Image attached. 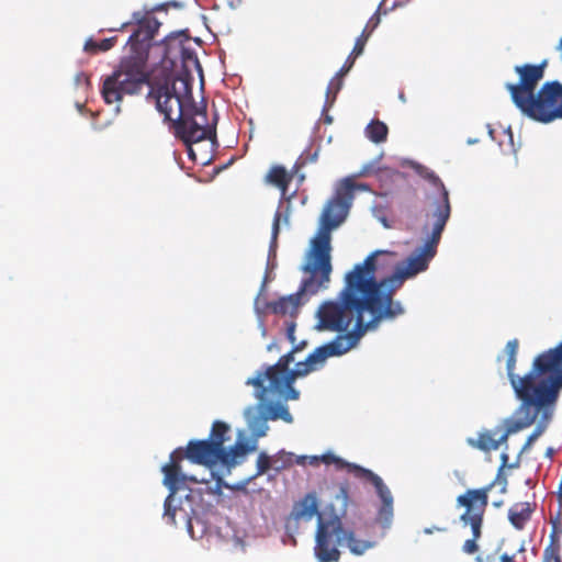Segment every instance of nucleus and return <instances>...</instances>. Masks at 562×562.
<instances>
[{
    "label": "nucleus",
    "instance_id": "obj_9",
    "mask_svg": "<svg viewBox=\"0 0 562 562\" xmlns=\"http://www.w3.org/2000/svg\"><path fill=\"white\" fill-rule=\"evenodd\" d=\"M559 394L560 392H540L538 396L527 401V404L525 401H520L521 403L518 408L514 412L513 416L508 418L509 420H520L527 417L531 419L528 427L536 424L533 431L522 446L520 454L527 452L533 442L547 430L552 419Z\"/></svg>",
    "mask_w": 562,
    "mask_h": 562
},
{
    "label": "nucleus",
    "instance_id": "obj_28",
    "mask_svg": "<svg viewBox=\"0 0 562 562\" xmlns=\"http://www.w3.org/2000/svg\"><path fill=\"white\" fill-rule=\"evenodd\" d=\"M268 419L266 416L259 415L255 416L248 422V427L251 431V437L254 438V442H256L259 438L265 437L269 430V426L267 424Z\"/></svg>",
    "mask_w": 562,
    "mask_h": 562
},
{
    "label": "nucleus",
    "instance_id": "obj_4",
    "mask_svg": "<svg viewBox=\"0 0 562 562\" xmlns=\"http://www.w3.org/2000/svg\"><path fill=\"white\" fill-rule=\"evenodd\" d=\"M546 67L547 60L539 65L515 66V72L519 76V81L505 85L512 101L520 112L541 123H550L562 119V83L558 80L548 81L536 92L539 81L544 76Z\"/></svg>",
    "mask_w": 562,
    "mask_h": 562
},
{
    "label": "nucleus",
    "instance_id": "obj_6",
    "mask_svg": "<svg viewBox=\"0 0 562 562\" xmlns=\"http://www.w3.org/2000/svg\"><path fill=\"white\" fill-rule=\"evenodd\" d=\"M335 499L339 506L338 510H335L331 504L318 515L314 546V555L318 562H338L341 557V544H346L355 555H361L374 547L373 541L358 539L353 530L344 528L341 519L347 514L350 501L347 483L340 484Z\"/></svg>",
    "mask_w": 562,
    "mask_h": 562
},
{
    "label": "nucleus",
    "instance_id": "obj_40",
    "mask_svg": "<svg viewBox=\"0 0 562 562\" xmlns=\"http://www.w3.org/2000/svg\"><path fill=\"white\" fill-rule=\"evenodd\" d=\"M502 503H494V506L499 507Z\"/></svg>",
    "mask_w": 562,
    "mask_h": 562
},
{
    "label": "nucleus",
    "instance_id": "obj_31",
    "mask_svg": "<svg viewBox=\"0 0 562 562\" xmlns=\"http://www.w3.org/2000/svg\"><path fill=\"white\" fill-rule=\"evenodd\" d=\"M370 36H371L370 32H368L367 30H362V33L356 40L355 46L351 50V55H355V57H359L363 53L364 46Z\"/></svg>",
    "mask_w": 562,
    "mask_h": 562
},
{
    "label": "nucleus",
    "instance_id": "obj_7",
    "mask_svg": "<svg viewBox=\"0 0 562 562\" xmlns=\"http://www.w3.org/2000/svg\"><path fill=\"white\" fill-rule=\"evenodd\" d=\"M349 186L337 187L331 199L324 205L319 217V228L311 240L310 249L306 255L311 258V263L306 269H317L327 278L331 267V231L337 228L347 217L351 201L349 195Z\"/></svg>",
    "mask_w": 562,
    "mask_h": 562
},
{
    "label": "nucleus",
    "instance_id": "obj_25",
    "mask_svg": "<svg viewBox=\"0 0 562 562\" xmlns=\"http://www.w3.org/2000/svg\"><path fill=\"white\" fill-rule=\"evenodd\" d=\"M387 134V125L380 120H372L366 127V136L375 144L385 142Z\"/></svg>",
    "mask_w": 562,
    "mask_h": 562
},
{
    "label": "nucleus",
    "instance_id": "obj_19",
    "mask_svg": "<svg viewBox=\"0 0 562 562\" xmlns=\"http://www.w3.org/2000/svg\"><path fill=\"white\" fill-rule=\"evenodd\" d=\"M318 513V503L315 494H306L300 502H297L291 513V518L295 521L306 520L310 521L314 516L321 515Z\"/></svg>",
    "mask_w": 562,
    "mask_h": 562
},
{
    "label": "nucleus",
    "instance_id": "obj_27",
    "mask_svg": "<svg viewBox=\"0 0 562 562\" xmlns=\"http://www.w3.org/2000/svg\"><path fill=\"white\" fill-rule=\"evenodd\" d=\"M117 43V36H112L109 38H103L101 41H95L93 38H88L85 43L83 49L88 54H98L99 52H108L115 46Z\"/></svg>",
    "mask_w": 562,
    "mask_h": 562
},
{
    "label": "nucleus",
    "instance_id": "obj_29",
    "mask_svg": "<svg viewBox=\"0 0 562 562\" xmlns=\"http://www.w3.org/2000/svg\"><path fill=\"white\" fill-rule=\"evenodd\" d=\"M357 176H349L344 178L337 187H345L346 184L350 187L349 195L347 199H349L351 202L355 198L356 191H371L370 186L362 182H356Z\"/></svg>",
    "mask_w": 562,
    "mask_h": 562
},
{
    "label": "nucleus",
    "instance_id": "obj_33",
    "mask_svg": "<svg viewBox=\"0 0 562 562\" xmlns=\"http://www.w3.org/2000/svg\"><path fill=\"white\" fill-rule=\"evenodd\" d=\"M380 24V13L376 11L368 21L363 30H367L372 34L374 29Z\"/></svg>",
    "mask_w": 562,
    "mask_h": 562
},
{
    "label": "nucleus",
    "instance_id": "obj_2",
    "mask_svg": "<svg viewBox=\"0 0 562 562\" xmlns=\"http://www.w3.org/2000/svg\"><path fill=\"white\" fill-rule=\"evenodd\" d=\"M130 25H135V29L127 41L128 54L103 80L101 95L106 104L120 103L125 94H137L148 86L147 98L155 101L156 109L172 127L183 117L184 112L195 104L192 86L186 78L150 82L146 65L151 41L159 30L160 22L150 11L139 10L133 12L131 20L123 23L121 29L125 30Z\"/></svg>",
    "mask_w": 562,
    "mask_h": 562
},
{
    "label": "nucleus",
    "instance_id": "obj_21",
    "mask_svg": "<svg viewBox=\"0 0 562 562\" xmlns=\"http://www.w3.org/2000/svg\"><path fill=\"white\" fill-rule=\"evenodd\" d=\"M318 461H322L327 465L334 464L337 470H347L349 473H352L359 480L364 481V479L367 477L366 475L360 473L361 470H367L366 468H362L355 463L347 462L344 459L335 456L334 453L328 452L321 457H313L312 463H317Z\"/></svg>",
    "mask_w": 562,
    "mask_h": 562
},
{
    "label": "nucleus",
    "instance_id": "obj_23",
    "mask_svg": "<svg viewBox=\"0 0 562 562\" xmlns=\"http://www.w3.org/2000/svg\"><path fill=\"white\" fill-rule=\"evenodd\" d=\"M279 459H281V457H279V456L270 457L266 452H260L257 458V462H256L257 471H256V474L254 475V477L265 474L270 469H274V470L279 471V470L286 468L288 465L291 464V454L286 456L285 460H282L281 465H277Z\"/></svg>",
    "mask_w": 562,
    "mask_h": 562
},
{
    "label": "nucleus",
    "instance_id": "obj_20",
    "mask_svg": "<svg viewBox=\"0 0 562 562\" xmlns=\"http://www.w3.org/2000/svg\"><path fill=\"white\" fill-rule=\"evenodd\" d=\"M536 504L529 502L515 503L508 510L510 524L518 530L525 528L535 512Z\"/></svg>",
    "mask_w": 562,
    "mask_h": 562
},
{
    "label": "nucleus",
    "instance_id": "obj_11",
    "mask_svg": "<svg viewBox=\"0 0 562 562\" xmlns=\"http://www.w3.org/2000/svg\"><path fill=\"white\" fill-rule=\"evenodd\" d=\"M173 134L188 146V154L192 160H196L195 154L191 147L193 143L204 139H211L213 143L216 138V130L206 123V111L193 104L187 110L172 127Z\"/></svg>",
    "mask_w": 562,
    "mask_h": 562
},
{
    "label": "nucleus",
    "instance_id": "obj_37",
    "mask_svg": "<svg viewBox=\"0 0 562 562\" xmlns=\"http://www.w3.org/2000/svg\"><path fill=\"white\" fill-rule=\"evenodd\" d=\"M499 561L501 562H516L514 557L508 555L507 553L502 554Z\"/></svg>",
    "mask_w": 562,
    "mask_h": 562
},
{
    "label": "nucleus",
    "instance_id": "obj_22",
    "mask_svg": "<svg viewBox=\"0 0 562 562\" xmlns=\"http://www.w3.org/2000/svg\"><path fill=\"white\" fill-rule=\"evenodd\" d=\"M551 546L546 549L544 554L553 558L554 562H562V513L552 521V532L550 535Z\"/></svg>",
    "mask_w": 562,
    "mask_h": 562
},
{
    "label": "nucleus",
    "instance_id": "obj_32",
    "mask_svg": "<svg viewBox=\"0 0 562 562\" xmlns=\"http://www.w3.org/2000/svg\"><path fill=\"white\" fill-rule=\"evenodd\" d=\"M357 57H355V55H349L345 61V64L342 65V67L339 69V71L337 72L338 76H346L350 69L353 67V64H355V60H356Z\"/></svg>",
    "mask_w": 562,
    "mask_h": 562
},
{
    "label": "nucleus",
    "instance_id": "obj_17",
    "mask_svg": "<svg viewBox=\"0 0 562 562\" xmlns=\"http://www.w3.org/2000/svg\"><path fill=\"white\" fill-rule=\"evenodd\" d=\"M255 387V396L260 401L261 403V406H262V414L266 416V419L268 420H278V419H282L283 422L288 423V424H291L293 422V417L292 415L290 414L289 412V408L286 405L284 404H281V403H268L269 401H271L272 398L274 397H283L285 401H289L290 398H288V391L286 392H283V393H280V394H274V393H268L267 396L265 398H260L257 394H258V389L257 386L252 385Z\"/></svg>",
    "mask_w": 562,
    "mask_h": 562
},
{
    "label": "nucleus",
    "instance_id": "obj_36",
    "mask_svg": "<svg viewBox=\"0 0 562 562\" xmlns=\"http://www.w3.org/2000/svg\"><path fill=\"white\" fill-rule=\"evenodd\" d=\"M434 531L445 532V531H447V528H445V527H432V528H425L424 529V532L426 535H431Z\"/></svg>",
    "mask_w": 562,
    "mask_h": 562
},
{
    "label": "nucleus",
    "instance_id": "obj_18",
    "mask_svg": "<svg viewBox=\"0 0 562 562\" xmlns=\"http://www.w3.org/2000/svg\"><path fill=\"white\" fill-rule=\"evenodd\" d=\"M257 450V442L237 441L234 446L222 449L220 463L226 468H234L247 453Z\"/></svg>",
    "mask_w": 562,
    "mask_h": 562
},
{
    "label": "nucleus",
    "instance_id": "obj_16",
    "mask_svg": "<svg viewBox=\"0 0 562 562\" xmlns=\"http://www.w3.org/2000/svg\"><path fill=\"white\" fill-rule=\"evenodd\" d=\"M222 450L207 439L190 440L183 450V456L194 464L212 468L220 463Z\"/></svg>",
    "mask_w": 562,
    "mask_h": 562
},
{
    "label": "nucleus",
    "instance_id": "obj_24",
    "mask_svg": "<svg viewBox=\"0 0 562 562\" xmlns=\"http://www.w3.org/2000/svg\"><path fill=\"white\" fill-rule=\"evenodd\" d=\"M267 181L281 190L282 196L286 194L292 176L282 166H274L266 177Z\"/></svg>",
    "mask_w": 562,
    "mask_h": 562
},
{
    "label": "nucleus",
    "instance_id": "obj_12",
    "mask_svg": "<svg viewBox=\"0 0 562 562\" xmlns=\"http://www.w3.org/2000/svg\"><path fill=\"white\" fill-rule=\"evenodd\" d=\"M311 261V258L305 256L302 271L307 274V277L302 280L300 289L296 293L280 297L278 301L271 304L273 313L281 315H294L297 313L299 307L302 305L303 295H315L321 290L328 288L331 271H328L326 278L321 270L306 269Z\"/></svg>",
    "mask_w": 562,
    "mask_h": 562
},
{
    "label": "nucleus",
    "instance_id": "obj_39",
    "mask_svg": "<svg viewBox=\"0 0 562 562\" xmlns=\"http://www.w3.org/2000/svg\"><path fill=\"white\" fill-rule=\"evenodd\" d=\"M475 143H476V139H471V138H470V139H468V144H470V145H471V144H475Z\"/></svg>",
    "mask_w": 562,
    "mask_h": 562
},
{
    "label": "nucleus",
    "instance_id": "obj_8",
    "mask_svg": "<svg viewBox=\"0 0 562 562\" xmlns=\"http://www.w3.org/2000/svg\"><path fill=\"white\" fill-rule=\"evenodd\" d=\"M184 458L183 450L179 448L170 453L169 462L161 468L164 473V485L169 490V495L166 497L164 504V518L171 525H176L178 512H182L187 517V513L182 508L173 505L177 491L184 486L187 482L209 484L216 477V493L221 492L223 485V479L221 476H216L214 472H210L209 479H199L194 475H187L182 473L180 462Z\"/></svg>",
    "mask_w": 562,
    "mask_h": 562
},
{
    "label": "nucleus",
    "instance_id": "obj_3",
    "mask_svg": "<svg viewBox=\"0 0 562 562\" xmlns=\"http://www.w3.org/2000/svg\"><path fill=\"white\" fill-rule=\"evenodd\" d=\"M442 224L441 216L435 232L428 234L425 244L406 261H398L395 251L378 249L367 256L361 263L355 265L345 278L387 314L389 318L394 319L403 315L405 310L394 296L406 280L428 269L441 239Z\"/></svg>",
    "mask_w": 562,
    "mask_h": 562
},
{
    "label": "nucleus",
    "instance_id": "obj_26",
    "mask_svg": "<svg viewBox=\"0 0 562 562\" xmlns=\"http://www.w3.org/2000/svg\"><path fill=\"white\" fill-rule=\"evenodd\" d=\"M229 426L221 420H215L212 425L210 437L207 440L213 445H217L218 450L224 448L225 441L228 439Z\"/></svg>",
    "mask_w": 562,
    "mask_h": 562
},
{
    "label": "nucleus",
    "instance_id": "obj_30",
    "mask_svg": "<svg viewBox=\"0 0 562 562\" xmlns=\"http://www.w3.org/2000/svg\"><path fill=\"white\" fill-rule=\"evenodd\" d=\"M342 78L344 77L338 76V74H336L335 77L331 78V80L328 83L326 95H327V100H328L329 95L333 94L331 100H330V104L334 103L337 93L342 88V85H344Z\"/></svg>",
    "mask_w": 562,
    "mask_h": 562
},
{
    "label": "nucleus",
    "instance_id": "obj_1",
    "mask_svg": "<svg viewBox=\"0 0 562 562\" xmlns=\"http://www.w3.org/2000/svg\"><path fill=\"white\" fill-rule=\"evenodd\" d=\"M315 328L319 331L338 333L331 341L317 347L304 361L295 363L294 369L289 366L294 361V353L300 347L293 348L281 356L277 363L269 366L265 371H257L254 378L246 381L247 385L259 387L258 396L265 398L270 393H288V398H299L300 393L293 387L297 378L323 367L330 357H339L355 348L369 329L390 319L389 315L375 305L368 296L359 291L346 278L344 286L336 301H326L316 312Z\"/></svg>",
    "mask_w": 562,
    "mask_h": 562
},
{
    "label": "nucleus",
    "instance_id": "obj_15",
    "mask_svg": "<svg viewBox=\"0 0 562 562\" xmlns=\"http://www.w3.org/2000/svg\"><path fill=\"white\" fill-rule=\"evenodd\" d=\"M360 473L367 476L364 482H369L375 487L376 494L382 502L376 515V521L383 528H389L393 519V496L390 488L384 484L383 480L371 470H361Z\"/></svg>",
    "mask_w": 562,
    "mask_h": 562
},
{
    "label": "nucleus",
    "instance_id": "obj_14",
    "mask_svg": "<svg viewBox=\"0 0 562 562\" xmlns=\"http://www.w3.org/2000/svg\"><path fill=\"white\" fill-rule=\"evenodd\" d=\"M422 176L440 190V196L436 200L435 207L426 214L427 221L424 224L423 232L428 235L430 232H435L437 223L441 216L443 217L442 231L445 229L450 217L451 206L449 192L440 178L434 171L429 170H426Z\"/></svg>",
    "mask_w": 562,
    "mask_h": 562
},
{
    "label": "nucleus",
    "instance_id": "obj_35",
    "mask_svg": "<svg viewBox=\"0 0 562 562\" xmlns=\"http://www.w3.org/2000/svg\"><path fill=\"white\" fill-rule=\"evenodd\" d=\"M280 220H281V214L279 211H277L273 216V224H272V237L273 238L278 237V234L280 231Z\"/></svg>",
    "mask_w": 562,
    "mask_h": 562
},
{
    "label": "nucleus",
    "instance_id": "obj_13",
    "mask_svg": "<svg viewBox=\"0 0 562 562\" xmlns=\"http://www.w3.org/2000/svg\"><path fill=\"white\" fill-rule=\"evenodd\" d=\"M530 423L531 419L527 417L520 420H509L506 418L503 422V427H496L494 430H483L479 432L477 438H468L467 442L470 447L484 452L497 450L501 445L507 441L510 435L528 428Z\"/></svg>",
    "mask_w": 562,
    "mask_h": 562
},
{
    "label": "nucleus",
    "instance_id": "obj_38",
    "mask_svg": "<svg viewBox=\"0 0 562 562\" xmlns=\"http://www.w3.org/2000/svg\"><path fill=\"white\" fill-rule=\"evenodd\" d=\"M501 459H502V467H501V469H503L504 467L507 465L508 454L507 453H502Z\"/></svg>",
    "mask_w": 562,
    "mask_h": 562
},
{
    "label": "nucleus",
    "instance_id": "obj_10",
    "mask_svg": "<svg viewBox=\"0 0 562 562\" xmlns=\"http://www.w3.org/2000/svg\"><path fill=\"white\" fill-rule=\"evenodd\" d=\"M494 483L482 488L467 490L464 494L457 497V504L465 508L460 516L464 525H469L472 530V538L463 543V551L468 554H474L479 550L476 541L482 536L483 517L488 504V493Z\"/></svg>",
    "mask_w": 562,
    "mask_h": 562
},
{
    "label": "nucleus",
    "instance_id": "obj_5",
    "mask_svg": "<svg viewBox=\"0 0 562 562\" xmlns=\"http://www.w3.org/2000/svg\"><path fill=\"white\" fill-rule=\"evenodd\" d=\"M518 339L507 341L506 371L510 385L520 401H530L540 392H560L562 389V341L554 348L539 353L532 362L531 370L524 376L515 373Z\"/></svg>",
    "mask_w": 562,
    "mask_h": 562
},
{
    "label": "nucleus",
    "instance_id": "obj_34",
    "mask_svg": "<svg viewBox=\"0 0 562 562\" xmlns=\"http://www.w3.org/2000/svg\"><path fill=\"white\" fill-rule=\"evenodd\" d=\"M375 171H376V170H375V168H374V164H373V162H370V164L364 165V166L360 169V171H359L358 173H356L355 176H357V177H359V178H360V177H367V176H369V175L374 173Z\"/></svg>",
    "mask_w": 562,
    "mask_h": 562
}]
</instances>
